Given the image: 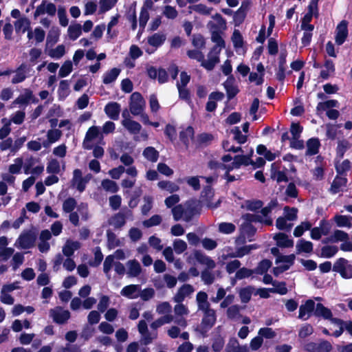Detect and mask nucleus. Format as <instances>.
Instances as JSON below:
<instances>
[{
	"label": "nucleus",
	"instance_id": "obj_1",
	"mask_svg": "<svg viewBox=\"0 0 352 352\" xmlns=\"http://www.w3.org/2000/svg\"><path fill=\"white\" fill-rule=\"evenodd\" d=\"M252 154L253 150L251 149L249 155H239L232 158L230 155H226L222 157L223 164H219L217 168L231 171L240 168L242 165L247 166L252 163Z\"/></svg>",
	"mask_w": 352,
	"mask_h": 352
},
{
	"label": "nucleus",
	"instance_id": "obj_2",
	"mask_svg": "<svg viewBox=\"0 0 352 352\" xmlns=\"http://www.w3.org/2000/svg\"><path fill=\"white\" fill-rule=\"evenodd\" d=\"M195 201H189L184 204H179L172 209L173 218L175 221L184 220L186 222L190 221L197 214Z\"/></svg>",
	"mask_w": 352,
	"mask_h": 352
},
{
	"label": "nucleus",
	"instance_id": "obj_3",
	"mask_svg": "<svg viewBox=\"0 0 352 352\" xmlns=\"http://www.w3.org/2000/svg\"><path fill=\"white\" fill-rule=\"evenodd\" d=\"M333 270L339 273L343 278H352V265L349 263L348 260L344 258H340L336 260L333 266Z\"/></svg>",
	"mask_w": 352,
	"mask_h": 352
},
{
	"label": "nucleus",
	"instance_id": "obj_4",
	"mask_svg": "<svg viewBox=\"0 0 352 352\" xmlns=\"http://www.w3.org/2000/svg\"><path fill=\"white\" fill-rule=\"evenodd\" d=\"M295 256L290 254L287 256H278L276 258L275 263L276 266L273 269L275 276L287 270L294 263Z\"/></svg>",
	"mask_w": 352,
	"mask_h": 352
},
{
	"label": "nucleus",
	"instance_id": "obj_5",
	"mask_svg": "<svg viewBox=\"0 0 352 352\" xmlns=\"http://www.w3.org/2000/svg\"><path fill=\"white\" fill-rule=\"evenodd\" d=\"M91 178V175L88 174L83 177L82 171L80 169H75L73 172V177L71 181L72 186L82 192L85 190L86 185Z\"/></svg>",
	"mask_w": 352,
	"mask_h": 352
},
{
	"label": "nucleus",
	"instance_id": "obj_6",
	"mask_svg": "<svg viewBox=\"0 0 352 352\" xmlns=\"http://www.w3.org/2000/svg\"><path fill=\"white\" fill-rule=\"evenodd\" d=\"M126 256L125 252L123 250L119 249L113 254L106 257L103 263V271L109 279H110V271L112 268V264L116 261L115 259L124 260Z\"/></svg>",
	"mask_w": 352,
	"mask_h": 352
},
{
	"label": "nucleus",
	"instance_id": "obj_7",
	"mask_svg": "<svg viewBox=\"0 0 352 352\" xmlns=\"http://www.w3.org/2000/svg\"><path fill=\"white\" fill-rule=\"evenodd\" d=\"M145 101L142 95L138 92H134L131 96L129 104L130 111L135 116L140 115L144 109Z\"/></svg>",
	"mask_w": 352,
	"mask_h": 352
},
{
	"label": "nucleus",
	"instance_id": "obj_8",
	"mask_svg": "<svg viewBox=\"0 0 352 352\" xmlns=\"http://www.w3.org/2000/svg\"><path fill=\"white\" fill-rule=\"evenodd\" d=\"M256 248V247L254 245H245L237 248L234 252H230L229 248H224L223 250V253L221 255V258L225 261L228 258H241L250 254L252 250Z\"/></svg>",
	"mask_w": 352,
	"mask_h": 352
},
{
	"label": "nucleus",
	"instance_id": "obj_9",
	"mask_svg": "<svg viewBox=\"0 0 352 352\" xmlns=\"http://www.w3.org/2000/svg\"><path fill=\"white\" fill-rule=\"evenodd\" d=\"M201 311L204 313V316L200 325V331L202 333H204L214 324L216 321V315L214 310L210 308Z\"/></svg>",
	"mask_w": 352,
	"mask_h": 352
},
{
	"label": "nucleus",
	"instance_id": "obj_10",
	"mask_svg": "<svg viewBox=\"0 0 352 352\" xmlns=\"http://www.w3.org/2000/svg\"><path fill=\"white\" fill-rule=\"evenodd\" d=\"M96 138L102 140L103 138L102 133H101L99 127L92 126L86 133L83 141V147L87 149L91 148L93 146V141Z\"/></svg>",
	"mask_w": 352,
	"mask_h": 352
},
{
	"label": "nucleus",
	"instance_id": "obj_11",
	"mask_svg": "<svg viewBox=\"0 0 352 352\" xmlns=\"http://www.w3.org/2000/svg\"><path fill=\"white\" fill-rule=\"evenodd\" d=\"M275 204L272 203L268 206L263 208L261 210V214L258 215H251L247 214L245 216L246 219L250 220L251 221H259L265 223V225H271L272 223V220L268 217V214L272 210V207L274 206Z\"/></svg>",
	"mask_w": 352,
	"mask_h": 352
},
{
	"label": "nucleus",
	"instance_id": "obj_12",
	"mask_svg": "<svg viewBox=\"0 0 352 352\" xmlns=\"http://www.w3.org/2000/svg\"><path fill=\"white\" fill-rule=\"evenodd\" d=\"M331 230V224L326 221H321L319 226L311 230V237L314 240H319L322 236H327Z\"/></svg>",
	"mask_w": 352,
	"mask_h": 352
},
{
	"label": "nucleus",
	"instance_id": "obj_13",
	"mask_svg": "<svg viewBox=\"0 0 352 352\" xmlns=\"http://www.w3.org/2000/svg\"><path fill=\"white\" fill-rule=\"evenodd\" d=\"M35 237L30 232H24L16 241L14 245L20 249H28L33 246Z\"/></svg>",
	"mask_w": 352,
	"mask_h": 352
},
{
	"label": "nucleus",
	"instance_id": "obj_14",
	"mask_svg": "<svg viewBox=\"0 0 352 352\" xmlns=\"http://www.w3.org/2000/svg\"><path fill=\"white\" fill-rule=\"evenodd\" d=\"M347 25L346 21H342L336 28L335 40L338 45H342L348 36Z\"/></svg>",
	"mask_w": 352,
	"mask_h": 352
},
{
	"label": "nucleus",
	"instance_id": "obj_15",
	"mask_svg": "<svg viewBox=\"0 0 352 352\" xmlns=\"http://www.w3.org/2000/svg\"><path fill=\"white\" fill-rule=\"evenodd\" d=\"M56 11V8L54 4L46 1H43L41 4L36 8L34 12V17L37 18L38 16L45 14L53 16L55 14Z\"/></svg>",
	"mask_w": 352,
	"mask_h": 352
},
{
	"label": "nucleus",
	"instance_id": "obj_16",
	"mask_svg": "<svg viewBox=\"0 0 352 352\" xmlns=\"http://www.w3.org/2000/svg\"><path fill=\"white\" fill-rule=\"evenodd\" d=\"M208 27L211 32V39L212 42L215 43L214 47H219L220 50L225 47V42L221 37V33L223 31L218 30L214 25L213 22H209Z\"/></svg>",
	"mask_w": 352,
	"mask_h": 352
},
{
	"label": "nucleus",
	"instance_id": "obj_17",
	"mask_svg": "<svg viewBox=\"0 0 352 352\" xmlns=\"http://www.w3.org/2000/svg\"><path fill=\"white\" fill-rule=\"evenodd\" d=\"M50 316L54 322L64 323L69 318L70 314L67 310L57 307L50 310Z\"/></svg>",
	"mask_w": 352,
	"mask_h": 352
},
{
	"label": "nucleus",
	"instance_id": "obj_18",
	"mask_svg": "<svg viewBox=\"0 0 352 352\" xmlns=\"http://www.w3.org/2000/svg\"><path fill=\"white\" fill-rule=\"evenodd\" d=\"M166 40V36L162 33H155L152 36L148 37V43L154 47L153 50L146 49V52L148 54L154 52V51L161 46Z\"/></svg>",
	"mask_w": 352,
	"mask_h": 352
},
{
	"label": "nucleus",
	"instance_id": "obj_19",
	"mask_svg": "<svg viewBox=\"0 0 352 352\" xmlns=\"http://www.w3.org/2000/svg\"><path fill=\"white\" fill-rule=\"evenodd\" d=\"M29 72L30 69L28 66L25 64H21L15 71H13L14 75L12 78V82L17 84L24 81L28 77Z\"/></svg>",
	"mask_w": 352,
	"mask_h": 352
},
{
	"label": "nucleus",
	"instance_id": "obj_20",
	"mask_svg": "<svg viewBox=\"0 0 352 352\" xmlns=\"http://www.w3.org/2000/svg\"><path fill=\"white\" fill-rule=\"evenodd\" d=\"M194 291L195 289L192 285L185 284L177 290L176 294L173 297V300L176 302H182L186 297L192 294Z\"/></svg>",
	"mask_w": 352,
	"mask_h": 352
},
{
	"label": "nucleus",
	"instance_id": "obj_21",
	"mask_svg": "<svg viewBox=\"0 0 352 352\" xmlns=\"http://www.w3.org/2000/svg\"><path fill=\"white\" fill-rule=\"evenodd\" d=\"M80 247L81 243L79 241L68 239L63 246L62 252L66 257H71L74 252L79 250Z\"/></svg>",
	"mask_w": 352,
	"mask_h": 352
},
{
	"label": "nucleus",
	"instance_id": "obj_22",
	"mask_svg": "<svg viewBox=\"0 0 352 352\" xmlns=\"http://www.w3.org/2000/svg\"><path fill=\"white\" fill-rule=\"evenodd\" d=\"M315 307V303L312 300H308L305 304L301 305L299 308L298 318L301 320H307Z\"/></svg>",
	"mask_w": 352,
	"mask_h": 352
},
{
	"label": "nucleus",
	"instance_id": "obj_23",
	"mask_svg": "<svg viewBox=\"0 0 352 352\" xmlns=\"http://www.w3.org/2000/svg\"><path fill=\"white\" fill-rule=\"evenodd\" d=\"M126 274L129 277H137L142 272L141 265L135 259L128 261L126 263Z\"/></svg>",
	"mask_w": 352,
	"mask_h": 352
},
{
	"label": "nucleus",
	"instance_id": "obj_24",
	"mask_svg": "<svg viewBox=\"0 0 352 352\" xmlns=\"http://www.w3.org/2000/svg\"><path fill=\"white\" fill-rule=\"evenodd\" d=\"M128 115V112L126 111L122 113V116L124 119L122 120V125L131 133L136 134L138 133L142 128L141 125L128 118L126 116Z\"/></svg>",
	"mask_w": 352,
	"mask_h": 352
},
{
	"label": "nucleus",
	"instance_id": "obj_25",
	"mask_svg": "<svg viewBox=\"0 0 352 352\" xmlns=\"http://www.w3.org/2000/svg\"><path fill=\"white\" fill-rule=\"evenodd\" d=\"M140 286L139 285H129L124 287L120 294L129 299H135L139 297Z\"/></svg>",
	"mask_w": 352,
	"mask_h": 352
},
{
	"label": "nucleus",
	"instance_id": "obj_26",
	"mask_svg": "<svg viewBox=\"0 0 352 352\" xmlns=\"http://www.w3.org/2000/svg\"><path fill=\"white\" fill-rule=\"evenodd\" d=\"M193 257L199 263L205 265L208 269L212 270L215 267L214 261L199 251H195L193 253Z\"/></svg>",
	"mask_w": 352,
	"mask_h": 352
},
{
	"label": "nucleus",
	"instance_id": "obj_27",
	"mask_svg": "<svg viewBox=\"0 0 352 352\" xmlns=\"http://www.w3.org/2000/svg\"><path fill=\"white\" fill-rule=\"evenodd\" d=\"M62 136V131L59 129H50L47 132V140L43 142L45 148L50 147L52 144L56 142Z\"/></svg>",
	"mask_w": 352,
	"mask_h": 352
},
{
	"label": "nucleus",
	"instance_id": "obj_28",
	"mask_svg": "<svg viewBox=\"0 0 352 352\" xmlns=\"http://www.w3.org/2000/svg\"><path fill=\"white\" fill-rule=\"evenodd\" d=\"M107 116L112 120H118L120 112V105L115 102H109L104 107Z\"/></svg>",
	"mask_w": 352,
	"mask_h": 352
},
{
	"label": "nucleus",
	"instance_id": "obj_29",
	"mask_svg": "<svg viewBox=\"0 0 352 352\" xmlns=\"http://www.w3.org/2000/svg\"><path fill=\"white\" fill-rule=\"evenodd\" d=\"M33 94L30 89H25L23 93L19 95L12 103L11 108L15 107L16 104H28L32 99Z\"/></svg>",
	"mask_w": 352,
	"mask_h": 352
},
{
	"label": "nucleus",
	"instance_id": "obj_30",
	"mask_svg": "<svg viewBox=\"0 0 352 352\" xmlns=\"http://www.w3.org/2000/svg\"><path fill=\"white\" fill-rule=\"evenodd\" d=\"M273 239L276 241V245L280 248H291L294 245V241L284 233L276 234Z\"/></svg>",
	"mask_w": 352,
	"mask_h": 352
},
{
	"label": "nucleus",
	"instance_id": "obj_31",
	"mask_svg": "<svg viewBox=\"0 0 352 352\" xmlns=\"http://www.w3.org/2000/svg\"><path fill=\"white\" fill-rule=\"evenodd\" d=\"M349 239V235L344 231L337 230L328 238L323 240V243H337L345 241Z\"/></svg>",
	"mask_w": 352,
	"mask_h": 352
},
{
	"label": "nucleus",
	"instance_id": "obj_32",
	"mask_svg": "<svg viewBox=\"0 0 352 352\" xmlns=\"http://www.w3.org/2000/svg\"><path fill=\"white\" fill-rule=\"evenodd\" d=\"M223 85L229 99L234 98L238 94L239 89L234 85V78L233 76L228 77L223 83Z\"/></svg>",
	"mask_w": 352,
	"mask_h": 352
},
{
	"label": "nucleus",
	"instance_id": "obj_33",
	"mask_svg": "<svg viewBox=\"0 0 352 352\" xmlns=\"http://www.w3.org/2000/svg\"><path fill=\"white\" fill-rule=\"evenodd\" d=\"M296 248L298 254H309L313 251V243L304 239H300L296 243Z\"/></svg>",
	"mask_w": 352,
	"mask_h": 352
},
{
	"label": "nucleus",
	"instance_id": "obj_34",
	"mask_svg": "<svg viewBox=\"0 0 352 352\" xmlns=\"http://www.w3.org/2000/svg\"><path fill=\"white\" fill-rule=\"evenodd\" d=\"M315 314L318 316H321L324 319L329 320L331 323H332V319H337L336 318H333L332 312L329 309L320 303L316 307Z\"/></svg>",
	"mask_w": 352,
	"mask_h": 352
},
{
	"label": "nucleus",
	"instance_id": "obj_35",
	"mask_svg": "<svg viewBox=\"0 0 352 352\" xmlns=\"http://www.w3.org/2000/svg\"><path fill=\"white\" fill-rule=\"evenodd\" d=\"M320 142L317 138H311L307 142V155H314L318 153Z\"/></svg>",
	"mask_w": 352,
	"mask_h": 352
},
{
	"label": "nucleus",
	"instance_id": "obj_36",
	"mask_svg": "<svg viewBox=\"0 0 352 352\" xmlns=\"http://www.w3.org/2000/svg\"><path fill=\"white\" fill-rule=\"evenodd\" d=\"M278 164L274 163L272 164V177L277 182H286L287 175L284 171L278 170Z\"/></svg>",
	"mask_w": 352,
	"mask_h": 352
},
{
	"label": "nucleus",
	"instance_id": "obj_37",
	"mask_svg": "<svg viewBox=\"0 0 352 352\" xmlns=\"http://www.w3.org/2000/svg\"><path fill=\"white\" fill-rule=\"evenodd\" d=\"M67 34L69 39L76 40L82 34V25L79 23L70 25L67 30Z\"/></svg>",
	"mask_w": 352,
	"mask_h": 352
},
{
	"label": "nucleus",
	"instance_id": "obj_38",
	"mask_svg": "<svg viewBox=\"0 0 352 352\" xmlns=\"http://www.w3.org/2000/svg\"><path fill=\"white\" fill-rule=\"evenodd\" d=\"M60 36V30L58 27H52L47 36L46 45H53L58 42Z\"/></svg>",
	"mask_w": 352,
	"mask_h": 352
},
{
	"label": "nucleus",
	"instance_id": "obj_39",
	"mask_svg": "<svg viewBox=\"0 0 352 352\" xmlns=\"http://www.w3.org/2000/svg\"><path fill=\"white\" fill-rule=\"evenodd\" d=\"M158 187L162 190H165L169 193H173L179 190V186L170 181H160L157 183Z\"/></svg>",
	"mask_w": 352,
	"mask_h": 352
},
{
	"label": "nucleus",
	"instance_id": "obj_40",
	"mask_svg": "<svg viewBox=\"0 0 352 352\" xmlns=\"http://www.w3.org/2000/svg\"><path fill=\"white\" fill-rule=\"evenodd\" d=\"M241 206L246 210L256 211L262 208L263 202L257 199L245 200Z\"/></svg>",
	"mask_w": 352,
	"mask_h": 352
},
{
	"label": "nucleus",
	"instance_id": "obj_41",
	"mask_svg": "<svg viewBox=\"0 0 352 352\" xmlns=\"http://www.w3.org/2000/svg\"><path fill=\"white\" fill-rule=\"evenodd\" d=\"M120 73V69L118 68H113L109 71L105 72L103 75V82L104 84H109L116 80Z\"/></svg>",
	"mask_w": 352,
	"mask_h": 352
},
{
	"label": "nucleus",
	"instance_id": "obj_42",
	"mask_svg": "<svg viewBox=\"0 0 352 352\" xmlns=\"http://www.w3.org/2000/svg\"><path fill=\"white\" fill-rule=\"evenodd\" d=\"M197 302L199 310H205L210 308V305L208 302V295L204 292H199L197 294Z\"/></svg>",
	"mask_w": 352,
	"mask_h": 352
},
{
	"label": "nucleus",
	"instance_id": "obj_43",
	"mask_svg": "<svg viewBox=\"0 0 352 352\" xmlns=\"http://www.w3.org/2000/svg\"><path fill=\"white\" fill-rule=\"evenodd\" d=\"M194 130L192 127L188 126L180 132L179 136L180 140L183 142V143L186 145H188L189 142L192 140Z\"/></svg>",
	"mask_w": 352,
	"mask_h": 352
},
{
	"label": "nucleus",
	"instance_id": "obj_44",
	"mask_svg": "<svg viewBox=\"0 0 352 352\" xmlns=\"http://www.w3.org/2000/svg\"><path fill=\"white\" fill-rule=\"evenodd\" d=\"M335 67L333 61L327 60L324 64V68L320 72V77L323 79H327L330 76L333 74Z\"/></svg>",
	"mask_w": 352,
	"mask_h": 352
},
{
	"label": "nucleus",
	"instance_id": "obj_45",
	"mask_svg": "<svg viewBox=\"0 0 352 352\" xmlns=\"http://www.w3.org/2000/svg\"><path fill=\"white\" fill-rule=\"evenodd\" d=\"M231 40L232 41L234 47L235 48L236 52H238L243 47V38L241 34L238 30H234Z\"/></svg>",
	"mask_w": 352,
	"mask_h": 352
},
{
	"label": "nucleus",
	"instance_id": "obj_46",
	"mask_svg": "<svg viewBox=\"0 0 352 352\" xmlns=\"http://www.w3.org/2000/svg\"><path fill=\"white\" fill-rule=\"evenodd\" d=\"M45 36V33L41 28H36L33 32L29 31L28 33L29 39L34 38L37 43L42 42Z\"/></svg>",
	"mask_w": 352,
	"mask_h": 352
},
{
	"label": "nucleus",
	"instance_id": "obj_47",
	"mask_svg": "<svg viewBox=\"0 0 352 352\" xmlns=\"http://www.w3.org/2000/svg\"><path fill=\"white\" fill-rule=\"evenodd\" d=\"M30 22L26 18H21L17 20L14 23L15 30L17 32L24 33L30 28Z\"/></svg>",
	"mask_w": 352,
	"mask_h": 352
},
{
	"label": "nucleus",
	"instance_id": "obj_48",
	"mask_svg": "<svg viewBox=\"0 0 352 352\" xmlns=\"http://www.w3.org/2000/svg\"><path fill=\"white\" fill-rule=\"evenodd\" d=\"M69 94V83L67 80H63L60 82L58 90L59 98L65 99Z\"/></svg>",
	"mask_w": 352,
	"mask_h": 352
},
{
	"label": "nucleus",
	"instance_id": "obj_49",
	"mask_svg": "<svg viewBox=\"0 0 352 352\" xmlns=\"http://www.w3.org/2000/svg\"><path fill=\"white\" fill-rule=\"evenodd\" d=\"M346 179L342 177H336L331 185V191L332 193L336 194L338 192L341 188L345 186Z\"/></svg>",
	"mask_w": 352,
	"mask_h": 352
},
{
	"label": "nucleus",
	"instance_id": "obj_50",
	"mask_svg": "<svg viewBox=\"0 0 352 352\" xmlns=\"http://www.w3.org/2000/svg\"><path fill=\"white\" fill-rule=\"evenodd\" d=\"M143 155L148 160L155 162L158 159L159 153L155 148L148 146L144 150Z\"/></svg>",
	"mask_w": 352,
	"mask_h": 352
},
{
	"label": "nucleus",
	"instance_id": "obj_51",
	"mask_svg": "<svg viewBox=\"0 0 352 352\" xmlns=\"http://www.w3.org/2000/svg\"><path fill=\"white\" fill-rule=\"evenodd\" d=\"M23 165V160L21 157H17L14 160V163L10 164L8 167V170L10 174H19Z\"/></svg>",
	"mask_w": 352,
	"mask_h": 352
},
{
	"label": "nucleus",
	"instance_id": "obj_52",
	"mask_svg": "<svg viewBox=\"0 0 352 352\" xmlns=\"http://www.w3.org/2000/svg\"><path fill=\"white\" fill-rule=\"evenodd\" d=\"M65 54V47L63 45H59L56 47L48 51V55L53 58L59 59Z\"/></svg>",
	"mask_w": 352,
	"mask_h": 352
},
{
	"label": "nucleus",
	"instance_id": "obj_53",
	"mask_svg": "<svg viewBox=\"0 0 352 352\" xmlns=\"http://www.w3.org/2000/svg\"><path fill=\"white\" fill-rule=\"evenodd\" d=\"M254 289L251 287L241 288L239 291V297L242 302H248L252 296Z\"/></svg>",
	"mask_w": 352,
	"mask_h": 352
},
{
	"label": "nucleus",
	"instance_id": "obj_54",
	"mask_svg": "<svg viewBox=\"0 0 352 352\" xmlns=\"http://www.w3.org/2000/svg\"><path fill=\"white\" fill-rule=\"evenodd\" d=\"M338 248L336 245H325L321 249V255L324 258H331L336 254Z\"/></svg>",
	"mask_w": 352,
	"mask_h": 352
},
{
	"label": "nucleus",
	"instance_id": "obj_55",
	"mask_svg": "<svg viewBox=\"0 0 352 352\" xmlns=\"http://www.w3.org/2000/svg\"><path fill=\"white\" fill-rule=\"evenodd\" d=\"M253 271L245 267L239 269L235 274V276L232 280V285H234L236 280H241L248 278L252 276Z\"/></svg>",
	"mask_w": 352,
	"mask_h": 352
},
{
	"label": "nucleus",
	"instance_id": "obj_56",
	"mask_svg": "<svg viewBox=\"0 0 352 352\" xmlns=\"http://www.w3.org/2000/svg\"><path fill=\"white\" fill-rule=\"evenodd\" d=\"M190 9L194 12H196L203 15H209L212 10L211 8H209L202 3H199L190 6Z\"/></svg>",
	"mask_w": 352,
	"mask_h": 352
},
{
	"label": "nucleus",
	"instance_id": "obj_57",
	"mask_svg": "<svg viewBox=\"0 0 352 352\" xmlns=\"http://www.w3.org/2000/svg\"><path fill=\"white\" fill-rule=\"evenodd\" d=\"M118 0H100L99 12L104 13L111 10L117 3Z\"/></svg>",
	"mask_w": 352,
	"mask_h": 352
},
{
	"label": "nucleus",
	"instance_id": "obj_58",
	"mask_svg": "<svg viewBox=\"0 0 352 352\" xmlns=\"http://www.w3.org/2000/svg\"><path fill=\"white\" fill-rule=\"evenodd\" d=\"M311 224L308 221H305L300 223V225L298 226L294 231V235L296 237L301 236L304 232L307 230L311 229Z\"/></svg>",
	"mask_w": 352,
	"mask_h": 352
},
{
	"label": "nucleus",
	"instance_id": "obj_59",
	"mask_svg": "<svg viewBox=\"0 0 352 352\" xmlns=\"http://www.w3.org/2000/svg\"><path fill=\"white\" fill-rule=\"evenodd\" d=\"M334 220L339 227H347L350 228L351 226V218L347 216L344 215H336L334 217Z\"/></svg>",
	"mask_w": 352,
	"mask_h": 352
},
{
	"label": "nucleus",
	"instance_id": "obj_60",
	"mask_svg": "<svg viewBox=\"0 0 352 352\" xmlns=\"http://www.w3.org/2000/svg\"><path fill=\"white\" fill-rule=\"evenodd\" d=\"M73 69L72 63L70 60L65 61L61 66L58 74L61 78L67 76Z\"/></svg>",
	"mask_w": 352,
	"mask_h": 352
},
{
	"label": "nucleus",
	"instance_id": "obj_61",
	"mask_svg": "<svg viewBox=\"0 0 352 352\" xmlns=\"http://www.w3.org/2000/svg\"><path fill=\"white\" fill-rule=\"evenodd\" d=\"M212 18L214 20L212 22L218 30L224 31L226 29V22L221 15L216 14Z\"/></svg>",
	"mask_w": 352,
	"mask_h": 352
},
{
	"label": "nucleus",
	"instance_id": "obj_62",
	"mask_svg": "<svg viewBox=\"0 0 352 352\" xmlns=\"http://www.w3.org/2000/svg\"><path fill=\"white\" fill-rule=\"evenodd\" d=\"M171 310L172 307L168 302H160L156 307V312L160 315L170 314Z\"/></svg>",
	"mask_w": 352,
	"mask_h": 352
},
{
	"label": "nucleus",
	"instance_id": "obj_63",
	"mask_svg": "<svg viewBox=\"0 0 352 352\" xmlns=\"http://www.w3.org/2000/svg\"><path fill=\"white\" fill-rule=\"evenodd\" d=\"M258 334L261 336V338H264L266 339H273L276 336V333L272 328L269 327L261 328L258 331Z\"/></svg>",
	"mask_w": 352,
	"mask_h": 352
},
{
	"label": "nucleus",
	"instance_id": "obj_64",
	"mask_svg": "<svg viewBox=\"0 0 352 352\" xmlns=\"http://www.w3.org/2000/svg\"><path fill=\"white\" fill-rule=\"evenodd\" d=\"M61 170V167L59 162L57 160L53 159L50 160L47 166V171L49 173H58Z\"/></svg>",
	"mask_w": 352,
	"mask_h": 352
}]
</instances>
